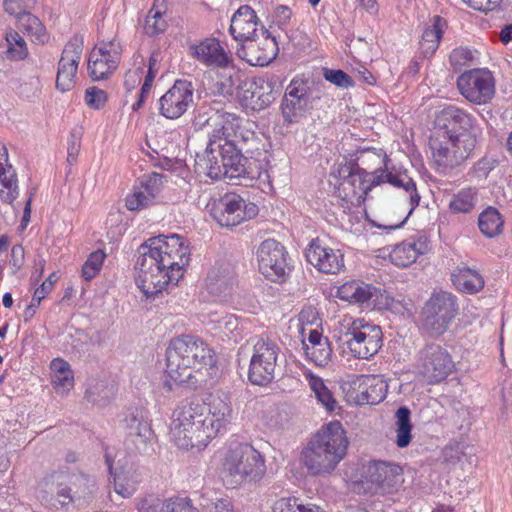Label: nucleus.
<instances>
[{
	"instance_id": "1",
	"label": "nucleus",
	"mask_w": 512,
	"mask_h": 512,
	"mask_svg": "<svg viewBox=\"0 0 512 512\" xmlns=\"http://www.w3.org/2000/svg\"><path fill=\"white\" fill-rule=\"evenodd\" d=\"M190 262V249L178 234L151 237L138 248L135 281L147 298L177 284Z\"/></svg>"
},
{
	"instance_id": "2",
	"label": "nucleus",
	"mask_w": 512,
	"mask_h": 512,
	"mask_svg": "<svg viewBox=\"0 0 512 512\" xmlns=\"http://www.w3.org/2000/svg\"><path fill=\"white\" fill-rule=\"evenodd\" d=\"M435 131L429 145L439 171L446 173L461 165L475 149V119L456 106H447L436 114Z\"/></svg>"
},
{
	"instance_id": "3",
	"label": "nucleus",
	"mask_w": 512,
	"mask_h": 512,
	"mask_svg": "<svg viewBox=\"0 0 512 512\" xmlns=\"http://www.w3.org/2000/svg\"><path fill=\"white\" fill-rule=\"evenodd\" d=\"M357 160L362 165H367L368 168L375 167V170L368 172L359 163L339 165L337 174L339 179L342 180L340 185L350 186L353 194L357 195L367 194L373 186L388 182L395 187L403 188L409 194L411 206L409 214L419 205L420 195L416 190L415 182L405 171H389L387 167L389 159L382 149L364 150Z\"/></svg>"
},
{
	"instance_id": "4",
	"label": "nucleus",
	"mask_w": 512,
	"mask_h": 512,
	"mask_svg": "<svg viewBox=\"0 0 512 512\" xmlns=\"http://www.w3.org/2000/svg\"><path fill=\"white\" fill-rule=\"evenodd\" d=\"M210 348L198 337L182 335L173 338L166 349V374L178 385L197 389L206 383L215 368Z\"/></svg>"
},
{
	"instance_id": "5",
	"label": "nucleus",
	"mask_w": 512,
	"mask_h": 512,
	"mask_svg": "<svg viewBox=\"0 0 512 512\" xmlns=\"http://www.w3.org/2000/svg\"><path fill=\"white\" fill-rule=\"evenodd\" d=\"M349 441L339 421L319 429L301 452V463L309 475H330L346 455Z\"/></svg>"
},
{
	"instance_id": "6",
	"label": "nucleus",
	"mask_w": 512,
	"mask_h": 512,
	"mask_svg": "<svg viewBox=\"0 0 512 512\" xmlns=\"http://www.w3.org/2000/svg\"><path fill=\"white\" fill-rule=\"evenodd\" d=\"M94 480L77 469H59L47 477L37 492L40 502L51 509L82 505L92 496Z\"/></svg>"
},
{
	"instance_id": "7",
	"label": "nucleus",
	"mask_w": 512,
	"mask_h": 512,
	"mask_svg": "<svg viewBox=\"0 0 512 512\" xmlns=\"http://www.w3.org/2000/svg\"><path fill=\"white\" fill-rule=\"evenodd\" d=\"M203 412H206L205 403L199 400L183 401L175 408L170 433L179 448L206 446L212 439Z\"/></svg>"
},
{
	"instance_id": "8",
	"label": "nucleus",
	"mask_w": 512,
	"mask_h": 512,
	"mask_svg": "<svg viewBox=\"0 0 512 512\" xmlns=\"http://www.w3.org/2000/svg\"><path fill=\"white\" fill-rule=\"evenodd\" d=\"M221 474L231 487L257 483L266 474L264 456L248 443L230 447L222 459Z\"/></svg>"
},
{
	"instance_id": "9",
	"label": "nucleus",
	"mask_w": 512,
	"mask_h": 512,
	"mask_svg": "<svg viewBox=\"0 0 512 512\" xmlns=\"http://www.w3.org/2000/svg\"><path fill=\"white\" fill-rule=\"evenodd\" d=\"M333 338L346 346L353 357L369 359L382 347L383 334L379 326L344 316L335 324Z\"/></svg>"
},
{
	"instance_id": "10",
	"label": "nucleus",
	"mask_w": 512,
	"mask_h": 512,
	"mask_svg": "<svg viewBox=\"0 0 512 512\" xmlns=\"http://www.w3.org/2000/svg\"><path fill=\"white\" fill-rule=\"evenodd\" d=\"M242 148L236 144L209 138L202 158L197 163L211 179H238L246 177L245 163L247 159L241 154Z\"/></svg>"
},
{
	"instance_id": "11",
	"label": "nucleus",
	"mask_w": 512,
	"mask_h": 512,
	"mask_svg": "<svg viewBox=\"0 0 512 512\" xmlns=\"http://www.w3.org/2000/svg\"><path fill=\"white\" fill-rule=\"evenodd\" d=\"M457 311L454 295L445 291L433 294L422 311V329L431 337L443 335Z\"/></svg>"
},
{
	"instance_id": "12",
	"label": "nucleus",
	"mask_w": 512,
	"mask_h": 512,
	"mask_svg": "<svg viewBox=\"0 0 512 512\" xmlns=\"http://www.w3.org/2000/svg\"><path fill=\"white\" fill-rule=\"evenodd\" d=\"M403 481V470L394 463L374 460L361 468L360 483L367 492L373 494L397 491Z\"/></svg>"
},
{
	"instance_id": "13",
	"label": "nucleus",
	"mask_w": 512,
	"mask_h": 512,
	"mask_svg": "<svg viewBox=\"0 0 512 512\" xmlns=\"http://www.w3.org/2000/svg\"><path fill=\"white\" fill-rule=\"evenodd\" d=\"M278 345L270 339H259L253 347L248 379L255 385H267L278 374Z\"/></svg>"
},
{
	"instance_id": "14",
	"label": "nucleus",
	"mask_w": 512,
	"mask_h": 512,
	"mask_svg": "<svg viewBox=\"0 0 512 512\" xmlns=\"http://www.w3.org/2000/svg\"><path fill=\"white\" fill-rule=\"evenodd\" d=\"M258 207L247 203L236 194H227L215 201L211 207V215L222 227H234L245 220L254 218Z\"/></svg>"
},
{
	"instance_id": "15",
	"label": "nucleus",
	"mask_w": 512,
	"mask_h": 512,
	"mask_svg": "<svg viewBox=\"0 0 512 512\" xmlns=\"http://www.w3.org/2000/svg\"><path fill=\"white\" fill-rule=\"evenodd\" d=\"M454 367L455 364L449 352L438 344H426L419 351L420 372L431 384L446 379Z\"/></svg>"
},
{
	"instance_id": "16",
	"label": "nucleus",
	"mask_w": 512,
	"mask_h": 512,
	"mask_svg": "<svg viewBox=\"0 0 512 512\" xmlns=\"http://www.w3.org/2000/svg\"><path fill=\"white\" fill-rule=\"evenodd\" d=\"M278 51L275 38L261 27L258 34L241 42L236 54L252 66H265L276 58Z\"/></svg>"
},
{
	"instance_id": "17",
	"label": "nucleus",
	"mask_w": 512,
	"mask_h": 512,
	"mask_svg": "<svg viewBox=\"0 0 512 512\" xmlns=\"http://www.w3.org/2000/svg\"><path fill=\"white\" fill-rule=\"evenodd\" d=\"M460 93L470 102L485 104L495 93L492 74L486 70H470L464 72L457 80Z\"/></svg>"
},
{
	"instance_id": "18",
	"label": "nucleus",
	"mask_w": 512,
	"mask_h": 512,
	"mask_svg": "<svg viewBox=\"0 0 512 512\" xmlns=\"http://www.w3.org/2000/svg\"><path fill=\"white\" fill-rule=\"evenodd\" d=\"M84 40L80 35H74L65 45L58 62L56 87L61 92H67L76 85L78 65L83 52Z\"/></svg>"
},
{
	"instance_id": "19",
	"label": "nucleus",
	"mask_w": 512,
	"mask_h": 512,
	"mask_svg": "<svg viewBox=\"0 0 512 512\" xmlns=\"http://www.w3.org/2000/svg\"><path fill=\"white\" fill-rule=\"evenodd\" d=\"M194 85L188 80H176L159 99V113L167 119L180 118L194 102Z\"/></svg>"
},
{
	"instance_id": "20",
	"label": "nucleus",
	"mask_w": 512,
	"mask_h": 512,
	"mask_svg": "<svg viewBox=\"0 0 512 512\" xmlns=\"http://www.w3.org/2000/svg\"><path fill=\"white\" fill-rule=\"evenodd\" d=\"M215 128L209 131L210 138H215L222 143L236 144L243 149V144L253 139L254 133L243 128L244 120L235 113L220 109L218 116L214 118Z\"/></svg>"
},
{
	"instance_id": "21",
	"label": "nucleus",
	"mask_w": 512,
	"mask_h": 512,
	"mask_svg": "<svg viewBox=\"0 0 512 512\" xmlns=\"http://www.w3.org/2000/svg\"><path fill=\"white\" fill-rule=\"evenodd\" d=\"M257 258L260 272L272 281L284 278L289 269L285 248L274 239L264 240L260 244Z\"/></svg>"
},
{
	"instance_id": "22",
	"label": "nucleus",
	"mask_w": 512,
	"mask_h": 512,
	"mask_svg": "<svg viewBox=\"0 0 512 512\" xmlns=\"http://www.w3.org/2000/svg\"><path fill=\"white\" fill-rule=\"evenodd\" d=\"M119 46L114 41L94 48L88 59V71L94 81L106 79L112 74L119 62Z\"/></svg>"
},
{
	"instance_id": "23",
	"label": "nucleus",
	"mask_w": 512,
	"mask_h": 512,
	"mask_svg": "<svg viewBox=\"0 0 512 512\" xmlns=\"http://www.w3.org/2000/svg\"><path fill=\"white\" fill-rule=\"evenodd\" d=\"M237 284V275L231 262L218 260L209 270L206 287L210 294L225 298L232 294Z\"/></svg>"
},
{
	"instance_id": "24",
	"label": "nucleus",
	"mask_w": 512,
	"mask_h": 512,
	"mask_svg": "<svg viewBox=\"0 0 512 512\" xmlns=\"http://www.w3.org/2000/svg\"><path fill=\"white\" fill-rule=\"evenodd\" d=\"M307 261L320 272L337 274L344 267L343 254L320 243L318 238L313 239L306 249Z\"/></svg>"
},
{
	"instance_id": "25",
	"label": "nucleus",
	"mask_w": 512,
	"mask_h": 512,
	"mask_svg": "<svg viewBox=\"0 0 512 512\" xmlns=\"http://www.w3.org/2000/svg\"><path fill=\"white\" fill-rule=\"evenodd\" d=\"M189 54L207 67L227 69L232 59L215 38H205L189 46Z\"/></svg>"
},
{
	"instance_id": "26",
	"label": "nucleus",
	"mask_w": 512,
	"mask_h": 512,
	"mask_svg": "<svg viewBox=\"0 0 512 512\" xmlns=\"http://www.w3.org/2000/svg\"><path fill=\"white\" fill-rule=\"evenodd\" d=\"M309 102L310 98L307 93L306 84L292 81L287 87L282 101V113L284 118L292 122L293 118L301 115L302 112L307 109Z\"/></svg>"
},
{
	"instance_id": "27",
	"label": "nucleus",
	"mask_w": 512,
	"mask_h": 512,
	"mask_svg": "<svg viewBox=\"0 0 512 512\" xmlns=\"http://www.w3.org/2000/svg\"><path fill=\"white\" fill-rule=\"evenodd\" d=\"M204 417L208 421L212 439L224 431L232 421L233 409L231 403L220 398H213L210 403H205Z\"/></svg>"
},
{
	"instance_id": "28",
	"label": "nucleus",
	"mask_w": 512,
	"mask_h": 512,
	"mask_svg": "<svg viewBox=\"0 0 512 512\" xmlns=\"http://www.w3.org/2000/svg\"><path fill=\"white\" fill-rule=\"evenodd\" d=\"M162 184V175L152 173L146 180L141 182V186L136 188L132 194L126 198V207L128 210L136 211L150 206L155 197L160 192Z\"/></svg>"
},
{
	"instance_id": "29",
	"label": "nucleus",
	"mask_w": 512,
	"mask_h": 512,
	"mask_svg": "<svg viewBox=\"0 0 512 512\" xmlns=\"http://www.w3.org/2000/svg\"><path fill=\"white\" fill-rule=\"evenodd\" d=\"M429 243L426 237L410 238L394 246L390 252V260L397 267H408L413 264L420 255L429 251Z\"/></svg>"
},
{
	"instance_id": "30",
	"label": "nucleus",
	"mask_w": 512,
	"mask_h": 512,
	"mask_svg": "<svg viewBox=\"0 0 512 512\" xmlns=\"http://www.w3.org/2000/svg\"><path fill=\"white\" fill-rule=\"evenodd\" d=\"M258 18L249 5L240 6L231 19L229 31L236 41L242 42L259 33Z\"/></svg>"
},
{
	"instance_id": "31",
	"label": "nucleus",
	"mask_w": 512,
	"mask_h": 512,
	"mask_svg": "<svg viewBox=\"0 0 512 512\" xmlns=\"http://www.w3.org/2000/svg\"><path fill=\"white\" fill-rule=\"evenodd\" d=\"M390 303H393V299L386 291L364 282H356L351 304H358L365 308L382 309L387 308Z\"/></svg>"
},
{
	"instance_id": "32",
	"label": "nucleus",
	"mask_w": 512,
	"mask_h": 512,
	"mask_svg": "<svg viewBox=\"0 0 512 512\" xmlns=\"http://www.w3.org/2000/svg\"><path fill=\"white\" fill-rule=\"evenodd\" d=\"M18 196L17 176L8 161L6 147L0 143V200L12 203Z\"/></svg>"
},
{
	"instance_id": "33",
	"label": "nucleus",
	"mask_w": 512,
	"mask_h": 512,
	"mask_svg": "<svg viewBox=\"0 0 512 512\" xmlns=\"http://www.w3.org/2000/svg\"><path fill=\"white\" fill-rule=\"evenodd\" d=\"M454 284L469 294L479 292L484 287V279L475 269L465 263L459 264L451 274Z\"/></svg>"
},
{
	"instance_id": "34",
	"label": "nucleus",
	"mask_w": 512,
	"mask_h": 512,
	"mask_svg": "<svg viewBox=\"0 0 512 512\" xmlns=\"http://www.w3.org/2000/svg\"><path fill=\"white\" fill-rule=\"evenodd\" d=\"M52 384L57 394L64 396L74 386V375L68 362L56 358L50 365Z\"/></svg>"
},
{
	"instance_id": "35",
	"label": "nucleus",
	"mask_w": 512,
	"mask_h": 512,
	"mask_svg": "<svg viewBox=\"0 0 512 512\" xmlns=\"http://www.w3.org/2000/svg\"><path fill=\"white\" fill-rule=\"evenodd\" d=\"M125 428L128 429L129 435L133 437L136 448L141 452L146 449L148 442L153 437V431L147 421L139 418L134 413L129 414L125 419Z\"/></svg>"
},
{
	"instance_id": "36",
	"label": "nucleus",
	"mask_w": 512,
	"mask_h": 512,
	"mask_svg": "<svg viewBox=\"0 0 512 512\" xmlns=\"http://www.w3.org/2000/svg\"><path fill=\"white\" fill-rule=\"evenodd\" d=\"M305 378L307 379L309 387L314 393L318 403H320L328 412L335 411L338 403L331 390L325 385L324 381L311 372L305 373Z\"/></svg>"
},
{
	"instance_id": "37",
	"label": "nucleus",
	"mask_w": 512,
	"mask_h": 512,
	"mask_svg": "<svg viewBox=\"0 0 512 512\" xmlns=\"http://www.w3.org/2000/svg\"><path fill=\"white\" fill-rule=\"evenodd\" d=\"M478 193L477 189L473 187H467L459 190L453 195L449 202V210L453 214H468L471 213L477 203Z\"/></svg>"
},
{
	"instance_id": "38",
	"label": "nucleus",
	"mask_w": 512,
	"mask_h": 512,
	"mask_svg": "<svg viewBox=\"0 0 512 512\" xmlns=\"http://www.w3.org/2000/svg\"><path fill=\"white\" fill-rule=\"evenodd\" d=\"M387 385L377 377H369L366 381V388L357 396L359 404L375 405L386 397Z\"/></svg>"
},
{
	"instance_id": "39",
	"label": "nucleus",
	"mask_w": 512,
	"mask_h": 512,
	"mask_svg": "<svg viewBox=\"0 0 512 512\" xmlns=\"http://www.w3.org/2000/svg\"><path fill=\"white\" fill-rule=\"evenodd\" d=\"M503 223L500 213L492 206L487 207L478 217L480 231L490 238L502 232Z\"/></svg>"
},
{
	"instance_id": "40",
	"label": "nucleus",
	"mask_w": 512,
	"mask_h": 512,
	"mask_svg": "<svg viewBox=\"0 0 512 512\" xmlns=\"http://www.w3.org/2000/svg\"><path fill=\"white\" fill-rule=\"evenodd\" d=\"M441 21L439 16L435 17L433 24L427 27L422 34L419 49L424 57L433 55L439 46L442 37Z\"/></svg>"
},
{
	"instance_id": "41",
	"label": "nucleus",
	"mask_w": 512,
	"mask_h": 512,
	"mask_svg": "<svg viewBox=\"0 0 512 512\" xmlns=\"http://www.w3.org/2000/svg\"><path fill=\"white\" fill-rule=\"evenodd\" d=\"M220 103L214 101L211 104H201L196 110L193 119V125L196 129L207 128V132L215 128L214 118L220 111Z\"/></svg>"
},
{
	"instance_id": "42",
	"label": "nucleus",
	"mask_w": 512,
	"mask_h": 512,
	"mask_svg": "<svg viewBox=\"0 0 512 512\" xmlns=\"http://www.w3.org/2000/svg\"><path fill=\"white\" fill-rule=\"evenodd\" d=\"M139 481L140 475L136 471H121L114 476V491L123 498H129L136 491Z\"/></svg>"
},
{
	"instance_id": "43",
	"label": "nucleus",
	"mask_w": 512,
	"mask_h": 512,
	"mask_svg": "<svg viewBox=\"0 0 512 512\" xmlns=\"http://www.w3.org/2000/svg\"><path fill=\"white\" fill-rule=\"evenodd\" d=\"M410 410L406 406H401L395 413L396 418V444L400 448L407 447L411 442V421Z\"/></svg>"
},
{
	"instance_id": "44",
	"label": "nucleus",
	"mask_w": 512,
	"mask_h": 512,
	"mask_svg": "<svg viewBox=\"0 0 512 512\" xmlns=\"http://www.w3.org/2000/svg\"><path fill=\"white\" fill-rule=\"evenodd\" d=\"M60 276L57 272H53L49 277L38 287L33 294L31 304L27 306L24 311V320L29 321L36 313L41 300H43L53 289L54 283L59 280Z\"/></svg>"
},
{
	"instance_id": "45",
	"label": "nucleus",
	"mask_w": 512,
	"mask_h": 512,
	"mask_svg": "<svg viewBox=\"0 0 512 512\" xmlns=\"http://www.w3.org/2000/svg\"><path fill=\"white\" fill-rule=\"evenodd\" d=\"M273 512H325L319 506L308 503L304 504L296 497H283L273 504Z\"/></svg>"
},
{
	"instance_id": "46",
	"label": "nucleus",
	"mask_w": 512,
	"mask_h": 512,
	"mask_svg": "<svg viewBox=\"0 0 512 512\" xmlns=\"http://www.w3.org/2000/svg\"><path fill=\"white\" fill-rule=\"evenodd\" d=\"M13 16L17 18V27L20 30L31 36H34L39 41H43L45 36V28L36 16L32 15L30 11Z\"/></svg>"
},
{
	"instance_id": "47",
	"label": "nucleus",
	"mask_w": 512,
	"mask_h": 512,
	"mask_svg": "<svg viewBox=\"0 0 512 512\" xmlns=\"http://www.w3.org/2000/svg\"><path fill=\"white\" fill-rule=\"evenodd\" d=\"M7 58L11 60H23L28 54V49L24 39L16 31L6 33Z\"/></svg>"
},
{
	"instance_id": "48",
	"label": "nucleus",
	"mask_w": 512,
	"mask_h": 512,
	"mask_svg": "<svg viewBox=\"0 0 512 512\" xmlns=\"http://www.w3.org/2000/svg\"><path fill=\"white\" fill-rule=\"evenodd\" d=\"M305 353L317 366L323 367L331 360L332 349L329 341H322V344L317 346H306Z\"/></svg>"
},
{
	"instance_id": "49",
	"label": "nucleus",
	"mask_w": 512,
	"mask_h": 512,
	"mask_svg": "<svg viewBox=\"0 0 512 512\" xmlns=\"http://www.w3.org/2000/svg\"><path fill=\"white\" fill-rule=\"evenodd\" d=\"M106 255L102 250L92 252L82 266V277L89 281L101 270Z\"/></svg>"
},
{
	"instance_id": "50",
	"label": "nucleus",
	"mask_w": 512,
	"mask_h": 512,
	"mask_svg": "<svg viewBox=\"0 0 512 512\" xmlns=\"http://www.w3.org/2000/svg\"><path fill=\"white\" fill-rule=\"evenodd\" d=\"M251 99H256V102H260L259 106L263 107L268 104H270L273 100V94H272V85L263 80L259 79L258 81H255L251 87Z\"/></svg>"
},
{
	"instance_id": "51",
	"label": "nucleus",
	"mask_w": 512,
	"mask_h": 512,
	"mask_svg": "<svg viewBox=\"0 0 512 512\" xmlns=\"http://www.w3.org/2000/svg\"><path fill=\"white\" fill-rule=\"evenodd\" d=\"M167 23L163 19L162 12L155 10L154 8L150 9L145 19V32L149 36H154L159 33H162L166 30Z\"/></svg>"
},
{
	"instance_id": "52",
	"label": "nucleus",
	"mask_w": 512,
	"mask_h": 512,
	"mask_svg": "<svg viewBox=\"0 0 512 512\" xmlns=\"http://www.w3.org/2000/svg\"><path fill=\"white\" fill-rule=\"evenodd\" d=\"M166 506L167 500L150 494L138 500L136 509L138 512H165Z\"/></svg>"
},
{
	"instance_id": "53",
	"label": "nucleus",
	"mask_w": 512,
	"mask_h": 512,
	"mask_svg": "<svg viewBox=\"0 0 512 512\" xmlns=\"http://www.w3.org/2000/svg\"><path fill=\"white\" fill-rule=\"evenodd\" d=\"M107 99V93L98 87H88L85 91V103L92 109H102Z\"/></svg>"
},
{
	"instance_id": "54",
	"label": "nucleus",
	"mask_w": 512,
	"mask_h": 512,
	"mask_svg": "<svg viewBox=\"0 0 512 512\" xmlns=\"http://www.w3.org/2000/svg\"><path fill=\"white\" fill-rule=\"evenodd\" d=\"M324 78L330 83L342 87L348 88L353 85L352 78L342 70L324 69Z\"/></svg>"
},
{
	"instance_id": "55",
	"label": "nucleus",
	"mask_w": 512,
	"mask_h": 512,
	"mask_svg": "<svg viewBox=\"0 0 512 512\" xmlns=\"http://www.w3.org/2000/svg\"><path fill=\"white\" fill-rule=\"evenodd\" d=\"M37 0H4V9L10 15H19L30 11Z\"/></svg>"
},
{
	"instance_id": "56",
	"label": "nucleus",
	"mask_w": 512,
	"mask_h": 512,
	"mask_svg": "<svg viewBox=\"0 0 512 512\" xmlns=\"http://www.w3.org/2000/svg\"><path fill=\"white\" fill-rule=\"evenodd\" d=\"M165 512H199L190 500L184 498L168 499Z\"/></svg>"
},
{
	"instance_id": "57",
	"label": "nucleus",
	"mask_w": 512,
	"mask_h": 512,
	"mask_svg": "<svg viewBox=\"0 0 512 512\" xmlns=\"http://www.w3.org/2000/svg\"><path fill=\"white\" fill-rule=\"evenodd\" d=\"M473 56L470 50L466 48L454 49L450 54V63L454 67H461L472 60Z\"/></svg>"
},
{
	"instance_id": "58",
	"label": "nucleus",
	"mask_w": 512,
	"mask_h": 512,
	"mask_svg": "<svg viewBox=\"0 0 512 512\" xmlns=\"http://www.w3.org/2000/svg\"><path fill=\"white\" fill-rule=\"evenodd\" d=\"M144 74V67L139 66L134 70H129L124 79V86L127 91L134 90L142 80V76Z\"/></svg>"
},
{
	"instance_id": "59",
	"label": "nucleus",
	"mask_w": 512,
	"mask_h": 512,
	"mask_svg": "<svg viewBox=\"0 0 512 512\" xmlns=\"http://www.w3.org/2000/svg\"><path fill=\"white\" fill-rule=\"evenodd\" d=\"M357 281H349L341 285L337 290V297L351 303L354 298V289Z\"/></svg>"
},
{
	"instance_id": "60",
	"label": "nucleus",
	"mask_w": 512,
	"mask_h": 512,
	"mask_svg": "<svg viewBox=\"0 0 512 512\" xmlns=\"http://www.w3.org/2000/svg\"><path fill=\"white\" fill-rule=\"evenodd\" d=\"M11 265L19 270L24 263V248L22 245H14L11 250Z\"/></svg>"
},
{
	"instance_id": "61",
	"label": "nucleus",
	"mask_w": 512,
	"mask_h": 512,
	"mask_svg": "<svg viewBox=\"0 0 512 512\" xmlns=\"http://www.w3.org/2000/svg\"><path fill=\"white\" fill-rule=\"evenodd\" d=\"M80 149V137H76L75 132L71 133V140L69 141V145L67 148L68 151V161L74 162L78 156Z\"/></svg>"
},
{
	"instance_id": "62",
	"label": "nucleus",
	"mask_w": 512,
	"mask_h": 512,
	"mask_svg": "<svg viewBox=\"0 0 512 512\" xmlns=\"http://www.w3.org/2000/svg\"><path fill=\"white\" fill-rule=\"evenodd\" d=\"M210 512H233L232 503L228 498H220L212 503Z\"/></svg>"
},
{
	"instance_id": "63",
	"label": "nucleus",
	"mask_w": 512,
	"mask_h": 512,
	"mask_svg": "<svg viewBox=\"0 0 512 512\" xmlns=\"http://www.w3.org/2000/svg\"><path fill=\"white\" fill-rule=\"evenodd\" d=\"M292 15L291 10L284 5H279L275 10V16L277 22L281 25H285L288 23Z\"/></svg>"
},
{
	"instance_id": "64",
	"label": "nucleus",
	"mask_w": 512,
	"mask_h": 512,
	"mask_svg": "<svg viewBox=\"0 0 512 512\" xmlns=\"http://www.w3.org/2000/svg\"><path fill=\"white\" fill-rule=\"evenodd\" d=\"M217 92L220 95L227 96L232 95L233 93V82L231 76L225 78L224 80L216 83Z\"/></svg>"
}]
</instances>
